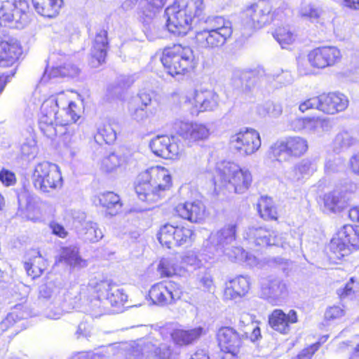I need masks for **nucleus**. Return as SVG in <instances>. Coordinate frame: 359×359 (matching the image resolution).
Listing matches in <instances>:
<instances>
[{
  "label": "nucleus",
  "instance_id": "nucleus-1",
  "mask_svg": "<svg viewBox=\"0 0 359 359\" xmlns=\"http://www.w3.org/2000/svg\"><path fill=\"white\" fill-rule=\"evenodd\" d=\"M72 91L60 92L55 97L44 101L41 107L39 126L48 138L53 139L65 133V126L75 123L79 116L76 104L69 100Z\"/></svg>",
  "mask_w": 359,
  "mask_h": 359
},
{
  "label": "nucleus",
  "instance_id": "nucleus-2",
  "mask_svg": "<svg viewBox=\"0 0 359 359\" xmlns=\"http://www.w3.org/2000/svg\"><path fill=\"white\" fill-rule=\"evenodd\" d=\"M204 7L203 0H177L165 10V26L172 34L184 36L191 30L194 19L202 13Z\"/></svg>",
  "mask_w": 359,
  "mask_h": 359
},
{
  "label": "nucleus",
  "instance_id": "nucleus-3",
  "mask_svg": "<svg viewBox=\"0 0 359 359\" xmlns=\"http://www.w3.org/2000/svg\"><path fill=\"white\" fill-rule=\"evenodd\" d=\"M128 295L123 290L107 281H100L91 288V318L122 311Z\"/></svg>",
  "mask_w": 359,
  "mask_h": 359
},
{
  "label": "nucleus",
  "instance_id": "nucleus-4",
  "mask_svg": "<svg viewBox=\"0 0 359 359\" xmlns=\"http://www.w3.org/2000/svg\"><path fill=\"white\" fill-rule=\"evenodd\" d=\"M170 187L171 177L168 170L156 166L138 175L135 189L141 201L151 203L165 197Z\"/></svg>",
  "mask_w": 359,
  "mask_h": 359
},
{
  "label": "nucleus",
  "instance_id": "nucleus-5",
  "mask_svg": "<svg viewBox=\"0 0 359 359\" xmlns=\"http://www.w3.org/2000/svg\"><path fill=\"white\" fill-rule=\"evenodd\" d=\"M203 23L204 27L196 32L195 36L196 43L202 48L215 50L222 48L232 36V23L222 16H208Z\"/></svg>",
  "mask_w": 359,
  "mask_h": 359
},
{
  "label": "nucleus",
  "instance_id": "nucleus-6",
  "mask_svg": "<svg viewBox=\"0 0 359 359\" xmlns=\"http://www.w3.org/2000/svg\"><path fill=\"white\" fill-rule=\"evenodd\" d=\"M215 186L225 187L238 194L245 193L252 183V175L247 168H241L232 161L217 163L214 177Z\"/></svg>",
  "mask_w": 359,
  "mask_h": 359
},
{
  "label": "nucleus",
  "instance_id": "nucleus-7",
  "mask_svg": "<svg viewBox=\"0 0 359 359\" xmlns=\"http://www.w3.org/2000/svg\"><path fill=\"white\" fill-rule=\"evenodd\" d=\"M161 61L167 72L172 76L184 74L196 65L192 49L180 44L165 48Z\"/></svg>",
  "mask_w": 359,
  "mask_h": 359
},
{
  "label": "nucleus",
  "instance_id": "nucleus-8",
  "mask_svg": "<svg viewBox=\"0 0 359 359\" xmlns=\"http://www.w3.org/2000/svg\"><path fill=\"white\" fill-rule=\"evenodd\" d=\"M271 9V4L268 0H259L257 3L248 6L241 13L236 29L239 30L244 37H248L255 29L259 28L273 20Z\"/></svg>",
  "mask_w": 359,
  "mask_h": 359
},
{
  "label": "nucleus",
  "instance_id": "nucleus-9",
  "mask_svg": "<svg viewBox=\"0 0 359 359\" xmlns=\"http://www.w3.org/2000/svg\"><path fill=\"white\" fill-rule=\"evenodd\" d=\"M34 187L43 193H50L62 186V177L59 167L48 161L36 164L32 174Z\"/></svg>",
  "mask_w": 359,
  "mask_h": 359
},
{
  "label": "nucleus",
  "instance_id": "nucleus-10",
  "mask_svg": "<svg viewBox=\"0 0 359 359\" xmlns=\"http://www.w3.org/2000/svg\"><path fill=\"white\" fill-rule=\"evenodd\" d=\"M307 140L300 136H290L278 140L269 149L271 158L279 162H286L291 157L299 158L308 150Z\"/></svg>",
  "mask_w": 359,
  "mask_h": 359
},
{
  "label": "nucleus",
  "instance_id": "nucleus-11",
  "mask_svg": "<svg viewBox=\"0 0 359 359\" xmlns=\"http://www.w3.org/2000/svg\"><path fill=\"white\" fill-rule=\"evenodd\" d=\"M358 236V229L352 225L342 226L330 243V250L335 255L334 258L341 259L348 255L351 252V247L359 248Z\"/></svg>",
  "mask_w": 359,
  "mask_h": 359
},
{
  "label": "nucleus",
  "instance_id": "nucleus-12",
  "mask_svg": "<svg viewBox=\"0 0 359 359\" xmlns=\"http://www.w3.org/2000/svg\"><path fill=\"white\" fill-rule=\"evenodd\" d=\"M143 346L147 351L149 359H176L179 355L178 348L172 343L170 336L163 337L158 331L157 336H149L144 339Z\"/></svg>",
  "mask_w": 359,
  "mask_h": 359
},
{
  "label": "nucleus",
  "instance_id": "nucleus-13",
  "mask_svg": "<svg viewBox=\"0 0 359 359\" xmlns=\"http://www.w3.org/2000/svg\"><path fill=\"white\" fill-rule=\"evenodd\" d=\"M29 4L26 0H4L0 8L2 21L15 22V27L23 28L29 21Z\"/></svg>",
  "mask_w": 359,
  "mask_h": 359
},
{
  "label": "nucleus",
  "instance_id": "nucleus-14",
  "mask_svg": "<svg viewBox=\"0 0 359 359\" xmlns=\"http://www.w3.org/2000/svg\"><path fill=\"white\" fill-rule=\"evenodd\" d=\"M229 144L231 148L241 156H245L255 153L259 149L261 139L257 130L247 128L232 135L230 137Z\"/></svg>",
  "mask_w": 359,
  "mask_h": 359
},
{
  "label": "nucleus",
  "instance_id": "nucleus-15",
  "mask_svg": "<svg viewBox=\"0 0 359 359\" xmlns=\"http://www.w3.org/2000/svg\"><path fill=\"white\" fill-rule=\"evenodd\" d=\"M184 104L195 111H212L219 104V95L212 90H195L184 97Z\"/></svg>",
  "mask_w": 359,
  "mask_h": 359
},
{
  "label": "nucleus",
  "instance_id": "nucleus-16",
  "mask_svg": "<svg viewBox=\"0 0 359 359\" xmlns=\"http://www.w3.org/2000/svg\"><path fill=\"white\" fill-rule=\"evenodd\" d=\"M175 133L188 144H194L208 139L210 128L203 123L177 120L173 126Z\"/></svg>",
  "mask_w": 359,
  "mask_h": 359
},
{
  "label": "nucleus",
  "instance_id": "nucleus-17",
  "mask_svg": "<svg viewBox=\"0 0 359 359\" xmlns=\"http://www.w3.org/2000/svg\"><path fill=\"white\" fill-rule=\"evenodd\" d=\"M287 295V286L283 280L270 277L262 282L261 297L271 305H281Z\"/></svg>",
  "mask_w": 359,
  "mask_h": 359
},
{
  "label": "nucleus",
  "instance_id": "nucleus-18",
  "mask_svg": "<svg viewBox=\"0 0 359 359\" xmlns=\"http://www.w3.org/2000/svg\"><path fill=\"white\" fill-rule=\"evenodd\" d=\"M183 294L182 287L174 282L159 283L151 287L149 297L154 304L165 306L180 299Z\"/></svg>",
  "mask_w": 359,
  "mask_h": 359
},
{
  "label": "nucleus",
  "instance_id": "nucleus-19",
  "mask_svg": "<svg viewBox=\"0 0 359 359\" xmlns=\"http://www.w3.org/2000/svg\"><path fill=\"white\" fill-rule=\"evenodd\" d=\"M175 137L156 136L150 142L149 147L154 154L166 159L177 158L183 152V147Z\"/></svg>",
  "mask_w": 359,
  "mask_h": 359
},
{
  "label": "nucleus",
  "instance_id": "nucleus-20",
  "mask_svg": "<svg viewBox=\"0 0 359 359\" xmlns=\"http://www.w3.org/2000/svg\"><path fill=\"white\" fill-rule=\"evenodd\" d=\"M245 238L256 246L265 247L269 245L281 246L286 248L287 244L284 241L283 234L270 231L263 227H250L246 232Z\"/></svg>",
  "mask_w": 359,
  "mask_h": 359
},
{
  "label": "nucleus",
  "instance_id": "nucleus-21",
  "mask_svg": "<svg viewBox=\"0 0 359 359\" xmlns=\"http://www.w3.org/2000/svg\"><path fill=\"white\" fill-rule=\"evenodd\" d=\"M307 57L311 66L314 68L323 69L338 62L341 55L340 50L334 46H323L310 51Z\"/></svg>",
  "mask_w": 359,
  "mask_h": 359
},
{
  "label": "nucleus",
  "instance_id": "nucleus-22",
  "mask_svg": "<svg viewBox=\"0 0 359 359\" xmlns=\"http://www.w3.org/2000/svg\"><path fill=\"white\" fill-rule=\"evenodd\" d=\"M143 344H145L144 339L130 344L109 345V347L106 348V352H113L115 359H149Z\"/></svg>",
  "mask_w": 359,
  "mask_h": 359
},
{
  "label": "nucleus",
  "instance_id": "nucleus-23",
  "mask_svg": "<svg viewBox=\"0 0 359 359\" xmlns=\"http://www.w3.org/2000/svg\"><path fill=\"white\" fill-rule=\"evenodd\" d=\"M203 328L201 327L190 330L176 329L171 330L167 326L160 328V334L170 336L172 343L176 346H187L197 340L203 334Z\"/></svg>",
  "mask_w": 359,
  "mask_h": 359
},
{
  "label": "nucleus",
  "instance_id": "nucleus-24",
  "mask_svg": "<svg viewBox=\"0 0 359 359\" xmlns=\"http://www.w3.org/2000/svg\"><path fill=\"white\" fill-rule=\"evenodd\" d=\"M217 339L221 350L224 352L238 353L242 345V333H238L231 327H221L217 332Z\"/></svg>",
  "mask_w": 359,
  "mask_h": 359
},
{
  "label": "nucleus",
  "instance_id": "nucleus-25",
  "mask_svg": "<svg viewBox=\"0 0 359 359\" xmlns=\"http://www.w3.org/2000/svg\"><path fill=\"white\" fill-rule=\"evenodd\" d=\"M174 211L179 217L191 222H200L205 217V207L199 201L180 203Z\"/></svg>",
  "mask_w": 359,
  "mask_h": 359
},
{
  "label": "nucleus",
  "instance_id": "nucleus-26",
  "mask_svg": "<svg viewBox=\"0 0 359 359\" xmlns=\"http://www.w3.org/2000/svg\"><path fill=\"white\" fill-rule=\"evenodd\" d=\"M348 97L340 93L320 94V111L334 115L344 111L348 106Z\"/></svg>",
  "mask_w": 359,
  "mask_h": 359
},
{
  "label": "nucleus",
  "instance_id": "nucleus-27",
  "mask_svg": "<svg viewBox=\"0 0 359 359\" xmlns=\"http://www.w3.org/2000/svg\"><path fill=\"white\" fill-rule=\"evenodd\" d=\"M21 54V47L15 39L0 37V66H12Z\"/></svg>",
  "mask_w": 359,
  "mask_h": 359
},
{
  "label": "nucleus",
  "instance_id": "nucleus-28",
  "mask_svg": "<svg viewBox=\"0 0 359 359\" xmlns=\"http://www.w3.org/2000/svg\"><path fill=\"white\" fill-rule=\"evenodd\" d=\"M316 170L315 164L309 159H302L294 165L285 174L288 182L293 184H301Z\"/></svg>",
  "mask_w": 359,
  "mask_h": 359
},
{
  "label": "nucleus",
  "instance_id": "nucleus-29",
  "mask_svg": "<svg viewBox=\"0 0 359 359\" xmlns=\"http://www.w3.org/2000/svg\"><path fill=\"white\" fill-rule=\"evenodd\" d=\"M297 322V316L294 310H290L287 314H285L282 310L276 309L269 318L270 326L282 334L288 333L290 330V325Z\"/></svg>",
  "mask_w": 359,
  "mask_h": 359
},
{
  "label": "nucleus",
  "instance_id": "nucleus-30",
  "mask_svg": "<svg viewBox=\"0 0 359 359\" xmlns=\"http://www.w3.org/2000/svg\"><path fill=\"white\" fill-rule=\"evenodd\" d=\"M18 203L20 208H25L27 211L29 219L36 222L41 219V212L39 209L40 199L27 191H21L18 195Z\"/></svg>",
  "mask_w": 359,
  "mask_h": 359
},
{
  "label": "nucleus",
  "instance_id": "nucleus-31",
  "mask_svg": "<svg viewBox=\"0 0 359 359\" xmlns=\"http://www.w3.org/2000/svg\"><path fill=\"white\" fill-rule=\"evenodd\" d=\"M236 225L229 224L220 230L211 233L210 242L212 245L217 248V250L224 252L226 246L231 244L236 239Z\"/></svg>",
  "mask_w": 359,
  "mask_h": 359
},
{
  "label": "nucleus",
  "instance_id": "nucleus-32",
  "mask_svg": "<svg viewBox=\"0 0 359 359\" xmlns=\"http://www.w3.org/2000/svg\"><path fill=\"white\" fill-rule=\"evenodd\" d=\"M250 280L248 277L240 276L226 283L224 297L233 300L245 296L250 290Z\"/></svg>",
  "mask_w": 359,
  "mask_h": 359
},
{
  "label": "nucleus",
  "instance_id": "nucleus-33",
  "mask_svg": "<svg viewBox=\"0 0 359 359\" xmlns=\"http://www.w3.org/2000/svg\"><path fill=\"white\" fill-rule=\"evenodd\" d=\"M127 157L121 154L111 151L104 155L98 162L100 170L106 175L114 174L127 163Z\"/></svg>",
  "mask_w": 359,
  "mask_h": 359
},
{
  "label": "nucleus",
  "instance_id": "nucleus-34",
  "mask_svg": "<svg viewBox=\"0 0 359 359\" xmlns=\"http://www.w3.org/2000/svg\"><path fill=\"white\" fill-rule=\"evenodd\" d=\"M325 210L332 213H338L348 206V198L342 191L334 190L323 196Z\"/></svg>",
  "mask_w": 359,
  "mask_h": 359
},
{
  "label": "nucleus",
  "instance_id": "nucleus-35",
  "mask_svg": "<svg viewBox=\"0 0 359 359\" xmlns=\"http://www.w3.org/2000/svg\"><path fill=\"white\" fill-rule=\"evenodd\" d=\"M108 42L107 32L101 31L95 39L93 53H91V68L98 67L105 62Z\"/></svg>",
  "mask_w": 359,
  "mask_h": 359
},
{
  "label": "nucleus",
  "instance_id": "nucleus-36",
  "mask_svg": "<svg viewBox=\"0 0 359 359\" xmlns=\"http://www.w3.org/2000/svg\"><path fill=\"white\" fill-rule=\"evenodd\" d=\"M93 203L105 208L111 215H116L122 207L119 196L112 191L105 192L95 197Z\"/></svg>",
  "mask_w": 359,
  "mask_h": 359
},
{
  "label": "nucleus",
  "instance_id": "nucleus-37",
  "mask_svg": "<svg viewBox=\"0 0 359 359\" xmlns=\"http://www.w3.org/2000/svg\"><path fill=\"white\" fill-rule=\"evenodd\" d=\"M32 2L39 14L48 18L56 17L64 5L63 0H32Z\"/></svg>",
  "mask_w": 359,
  "mask_h": 359
},
{
  "label": "nucleus",
  "instance_id": "nucleus-38",
  "mask_svg": "<svg viewBox=\"0 0 359 359\" xmlns=\"http://www.w3.org/2000/svg\"><path fill=\"white\" fill-rule=\"evenodd\" d=\"M32 254L33 258L25 262V269L28 276H32V278H35L41 275L45 269L46 264L39 251L33 250Z\"/></svg>",
  "mask_w": 359,
  "mask_h": 359
},
{
  "label": "nucleus",
  "instance_id": "nucleus-39",
  "mask_svg": "<svg viewBox=\"0 0 359 359\" xmlns=\"http://www.w3.org/2000/svg\"><path fill=\"white\" fill-rule=\"evenodd\" d=\"M97 133L95 135V140L99 142L104 141L107 144L113 143L116 139V132L114 127L107 121H102L97 124Z\"/></svg>",
  "mask_w": 359,
  "mask_h": 359
},
{
  "label": "nucleus",
  "instance_id": "nucleus-40",
  "mask_svg": "<svg viewBox=\"0 0 359 359\" xmlns=\"http://www.w3.org/2000/svg\"><path fill=\"white\" fill-rule=\"evenodd\" d=\"M257 113L262 117L277 118L283 114V105L280 102L269 100L257 107Z\"/></svg>",
  "mask_w": 359,
  "mask_h": 359
},
{
  "label": "nucleus",
  "instance_id": "nucleus-41",
  "mask_svg": "<svg viewBox=\"0 0 359 359\" xmlns=\"http://www.w3.org/2000/svg\"><path fill=\"white\" fill-rule=\"evenodd\" d=\"M356 139L351 133L346 130L341 131L337 134L332 142L333 150L336 153H340L354 145Z\"/></svg>",
  "mask_w": 359,
  "mask_h": 359
},
{
  "label": "nucleus",
  "instance_id": "nucleus-42",
  "mask_svg": "<svg viewBox=\"0 0 359 359\" xmlns=\"http://www.w3.org/2000/svg\"><path fill=\"white\" fill-rule=\"evenodd\" d=\"M258 212L264 219H276L277 212L271 198L262 196L257 204Z\"/></svg>",
  "mask_w": 359,
  "mask_h": 359
},
{
  "label": "nucleus",
  "instance_id": "nucleus-43",
  "mask_svg": "<svg viewBox=\"0 0 359 359\" xmlns=\"http://www.w3.org/2000/svg\"><path fill=\"white\" fill-rule=\"evenodd\" d=\"M177 226H173L170 224H165L162 226L158 233V239L163 245L168 248H172L174 246L175 233Z\"/></svg>",
  "mask_w": 359,
  "mask_h": 359
},
{
  "label": "nucleus",
  "instance_id": "nucleus-44",
  "mask_svg": "<svg viewBox=\"0 0 359 359\" xmlns=\"http://www.w3.org/2000/svg\"><path fill=\"white\" fill-rule=\"evenodd\" d=\"M158 269L161 275L166 277L181 275L182 272V269L177 265V261L174 258L162 259Z\"/></svg>",
  "mask_w": 359,
  "mask_h": 359
},
{
  "label": "nucleus",
  "instance_id": "nucleus-45",
  "mask_svg": "<svg viewBox=\"0 0 359 359\" xmlns=\"http://www.w3.org/2000/svg\"><path fill=\"white\" fill-rule=\"evenodd\" d=\"M223 254H226L231 260L235 262H246L250 265L257 263L256 258L254 255L248 253L241 248H234L231 251L226 248Z\"/></svg>",
  "mask_w": 359,
  "mask_h": 359
},
{
  "label": "nucleus",
  "instance_id": "nucleus-46",
  "mask_svg": "<svg viewBox=\"0 0 359 359\" xmlns=\"http://www.w3.org/2000/svg\"><path fill=\"white\" fill-rule=\"evenodd\" d=\"M273 36L283 48L292 43L295 39V36L287 27L277 28L273 34Z\"/></svg>",
  "mask_w": 359,
  "mask_h": 359
},
{
  "label": "nucleus",
  "instance_id": "nucleus-47",
  "mask_svg": "<svg viewBox=\"0 0 359 359\" xmlns=\"http://www.w3.org/2000/svg\"><path fill=\"white\" fill-rule=\"evenodd\" d=\"M194 233L191 229L178 226L175 233L174 246H180L192 241Z\"/></svg>",
  "mask_w": 359,
  "mask_h": 359
},
{
  "label": "nucleus",
  "instance_id": "nucleus-48",
  "mask_svg": "<svg viewBox=\"0 0 359 359\" xmlns=\"http://www.w3.org/2000/svg\"><path fill=\"white\" fill-rule=\"evenodd\" d=\"M60 259L71 266L81 265V259L78 255V250L76 247L64 248L61 253Z\"/></svg>",
  "mask_w": 359,
  "mask_h": 359
},
{
  "label": "nucleus",
  "instance_id": "nucleus-49",
  "mask_svg": "<svg viewBox=\"0 0 359 359\" xmlns=\"http://www.w3.org/2000/svg\"><path fill=\"white\" fill-rule=\"evenodd\" d=\"M143 31L148 40L151 41L162 36V29L156 20L145 24Z\"/></svg>",
  "mask_w": 359,
  "mask_h": 359
},
{
  "label": "nucleus",
  "instance_id": "nucleus-50",
  "mask_svg": "<svg viewBox=\"0 0 359 359\" xmlns=\"http://www.w3.org/2000/svg\"><path fill=\"white\" fill-rule=\"evenodd\" d=\"M74 336L77 340H88V337L90 336V323L88 315L85 316L79 323Z\"/></svg>",
  "mask_w": 359,
  "mask_h": 359
},
{
  "label": "nucleus",
  "instance_id": "nucleus-51",
  "mask_svg": "<svg viewBox=\"0 0 359 359\" xmlns=\"http://www.w3.org/2000/svg\"><path fill=\"white\" fill-rule=\"evenodd\" d=\"M358 290V283H355L353 278H351L344 288L337 290V294L341 299L352 298Z\"/></svg>",
  "mask_w": 359,
  "mask_h": 359
},
{
  "label": "nucleus",
  "instance_id": "nucleus-52",
  "mask_svg": "<svg viewBox=\"0 0 359 359\" xmlns=\"http://www.w3.org/2000/svg\"><path fill=\"white\" fill-rule=\"evenodd\" d=\"M224 252H220V250H217V248L213 245L208 247L204 250L203 252L201 253V258L203 265L205 264H212L215 262L216 258L220 256Z\"/></svg>",
  "mask_w": 359,
  "mask_h": 359
},
{
  "label": "nucleus",
  "instance_id": "nucleus-53",
  "mask_svg": "<svg viewBox=\"0 0 359 359\" xmlns=\"http://www.w3.org/2000/svg\"><path fill=\"white\" fill-rule=\"evenodd\" d=\"M310 109H316L320 111V95L307 99L300 103L299 106V111L303 113Z\"/></svg>",
  "mask_w": 359,
  "mask_h": 359
},
{
  "label": "nucleus",
  "instance_id": "nucleus-54",
  "mask_svg": "<svg viewBox=\"0 0 359 359\" xmlns=\"http://www.w3.org/2000/svg\"><path fill=\"white\" fill-rule=\"evenodd\" d=\"M302 17L310 19H317L320 16V11L311 4H302L299 10Z\"/></svg>",
  "mask_w": 359,
  "mask_h": 359
},
{
  "label": "nucleus",
  "instance_id": "nucleus-55",
  "mask_svg": "<svg viewBox=\"0 0 359 359\" xmlns=\"http://www.w3.org/2000/svg\"><path fill=\"white\" fill-rule=\"evenodd\" d=\"M37 149L34 140L23 143L21 146V153L28 158H34L36 154Z\"/></svg>",
  "mask_w": 359,
  "mask_h": 359
},
{
  "label": "nucleus",
  "instance_id": "nucleus-56",
  "mask_svg": "<svg viewBox=\"0 0 359 359\" xmlns=\"http://www.w3.org/2000/svg\"><path fill=\"white\" fill-rule=\"evenodd\" d=\"M130 114L132 118L137 122H143L149 117L146 108L142 106L136 108H130Z\"/></svg>",
  "mask_w": 359,
  "mask_h": 359
},
{
  "label": "nucleus",
  "instance_id": "nucleus-57",
  "mask_svg": "<svg viewBox=\"0 0 359 359\" xmlns=\"http://www.w3.org/2000/svg\"><path fill=\"white\" fill-rule=\"evenodd\" d=\"M0 181L6 187L12 186L16 182L15 175L6 169L0 171Z\"/></svg>",
  "mask_w": 359,
  "mask_h": 359
},
{
  "label": "nucleus",
  "instance_id": "nucleus-58",
  "mask_svg": "<svg viewBox=\"0 0 359 359\" xmlns=\"http://www.w3.org/2000/svg\"><path fill=\"white\" fill-rule=\"evenodd\" d=\"M124 90H123L122 88H120L115 81H114L108 86L106 95L109 99L120 98Z\"/></svg>",
  "mask_w": 359,
  "mask_h": 359
},
{
  "label": "nucleus",
  "instance_id": "nucleus-59",
  "mask_svg": "<svg viewBox=\"0 0 359 359\" xmlns=\"http://www.w3.org/2000/svg\"><path fill=\"white\" fill-rule=\"evenodd\" d=\"M320 346V342L315 343L309 347L302 350L294 359H311Z\"/></svg>",
  "mask_w": 359,
  "mask_h": 359
},
{
  "label": "nucleus",
  "instance_id": "nucleus-60",
  "mask_svg": "<svg viewBox=\"0 0 359 359\" xmlns=\"http://www.w3.org/2000/svg\"><path fill=\"white\" fill-rule=\"evenodd\" d=\"M49 227L51 229L53 234L61 238H65L68 235V232L65 227L55 221L50 222Z\"/></svg>",
  "mask_w": 359,
  "mask_h": 359
},
{
  "label": "nucleus",
  "instance_id": "nucleus-61",
  "mask_svg": "<svg viewBox=\"0 0 359 359\" xmlns=\"http://www.w3.org/2000/svg\"><path fill=\"white\" fill-rule=\"evenodd\" d=\"M260 329L256 325H252L247 330H243L242 333L243 338H250L251 341H255L260 337Z\"/></svg>",
  "mask_w": 359,
  "mask_h": 359
},
{
  "label": "nucleus",
  "instance_id": "nucleus-62",
  "mask_svg": "<svg viewBox=\"0 0 359 359\" xmlns=\"http://www.w3.org/2000/svg\"><path fill=\"white\" fill-rule=\"evenodd\" d=\"M344 315V310L339 306H332L327 309L325 313V318L327 320H334L339 318Z\"/></svg>",
  "mask_w": 359,
  "mask_h": 359
},
{
  "label": "nucleus",
  "instance_id": "nucleus-63",
  "mask_svg": "<svg viewBox=\"0 0 359 359\" xmlns=\"http://www.w3.org/2000/svg\"><path fill=\"white\" fill-rule=\"evenodd\" d=\"M254 320V316L250 315L248 313H242L239 317L238 325L241 327H243L244 330H247L255 324Z\"/></svg>",
  "mask_w": 359,
  "mask_h": 359
},
{
  "label": "nucleus",
  "instance_id": "nucleus-64",
  "mask_svg": "<svg viewBox=\"0 0 359 359\" xmlns=\"http://www.w3.org/2000/svg\"><path fill=\"white\" fill-rule=\"evenodd\" d=\"M199 282L205 290L212 291L214 289L212 276L209 272H205L200 278Z\"/></svg>",
  "mask_w": 359,
  "mask_h": 359
}]
</instances>
